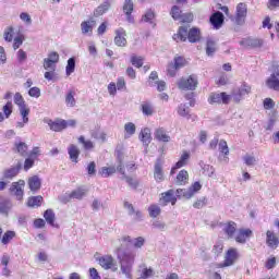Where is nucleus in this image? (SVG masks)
Returning <instances> with one entry per match:
<instances>
[{
  "instance_id": "54",
  "label": "nucleus",
  "mask_w": 279,
  "mask_h": 279,
  "mask_svg": "<svg viewBox=\"0 0 279 279\" xmlns=\"http://www.w3.org/2000/svg\"><path fill=\"white\" fill-rule=\"evenodd\" d=\"M13 108H14V105H12V101H8L5 106H3L2 111L4 113L5 119H10Z\"/></svg>"
},
{
  "instance_id": "24",
  "label": "nucleus",
  "mask_w": 279,
  "mask_h": 279,
  "mask_svg": "<svg viewBox=\"0 0 279 279\" xmlns=\"http://www.w3.org/2000/svg\"><path fill=\"white\" fill-rule=\"evenodd\" d=\"M155 138H156V141H159L160 143H169V141H171V136H169L167 131L162 128H158L155 131Z\"/></svg>"
},
{
  "instance_id": "46",
  "label": "nucleus",
  "mask_w": 279,
  "mask_h": 279,
  "mask_svg": "<svg viewBox=\"0 0 279 279\" xmlns=\"http://www.w3.org/2000/svg\"><path fill=\"white\" fill-rule=\"evenodd\" d=\"M65 73L66 75H72V73H75V58H70L68 60V64L65 66Z\"/></svg>"
},
{
  "instance_id": "8",
  "label": "nucleus",
  "mask_w": 279,
  "mask_h": 279,
  "mask_svg": "<svg viewBox=\"0 0 279 279\" xmlns=\"http://www.w3.org/2000/svg\"><path fill=\"white\" fill-rule=\"evenodd\" d=\"M252 93V86H250L247 83H243L238 89L233 90L231 94V99L239 104L245 95H250Z\"/></svg>"
},
{
  "instance_id": "16",
  "label": "nucleus",
  "mask_w": 279,
  "mask_h": 279,
  "mask_svg": "<svg viewBox=\"0 0 279 279\" xmlns=\"http://www.w3.org/2000/svg\"><path fill=\"white\" fill-rule=\"evenodd\" d=\"M97 25L95 20H88L81 23V32L84 36H93V28Z\"/></svg>"
},
{
  "instance_id": "61",
  "label": "nucleus",
  "mask_w": 279,
  "mask_h": 279,
  "mask_svg": "<svg viewBox=\"0 0 279 279\" xmlns=\"http://www.w3.org/2000/svg\"><path fill=\"white\" fill-rule=\"evenodd\" d=\"M207 202L208 201L206 199V197H201L196 202H194L193 207L197 208V209L204 208V206H206Z\"/></svg>"
},
{
  "instance_id": "62",
  "label": "nucleus",
  "mask_w": 279,
  "mask_h": 279,
  "mask_svg": "<svg viewBox=\"0 0 279 279\" xmlns=\"http://www.w3.org/2000/svg\"><path fill=\"white\" fill-rule=\"evenodd\" d=\"M14 34V28L9 27L4 31V40H7V43H12V38Z\"/></svg>"
},
{
  "instance_id": "47",
  "label": "nucleus",
  "mask_w": 279,
  "mask_h": 279,
  "mask_svg": "<svg viewBox=\"0 0 279 279\" xmlns=\"http://www.w3.org/2000/svg\"><path fill=\"white\" fill-rule=\"evenodd\" d=\"M225 232L228 234L229 238L234 236V233L236 232V223L235 222H229L225 227Z\"/></svg>"
},
{
  "instance_id": "57",
  "label": "nucleus",
  "mask_w": 279,
  "mask_h": 279,
  "mask_svg": "<svg viewBox=\"0 0 279 279\" xmlns=\"http://www.w3.org/2000/svg\"><path fill=\"white\" fill-rule=\"evenodd\" d=\"M156 17V14L154 13V11L148 10L146 11V13L143 15L142 21L144 23H151V21H154V19Z\"/></svg>"
},
{
  "instance_id": "20",
  "label": "nucleus",
  "mask_w": 279,
  "mask_h": 279,
  "mask_svg": "<svg viewBox=\"0 0 279 279\" xmlns=\"http://www.w3.org/2000/svg\"><path fill=\"white\" fill-rule=\"evenodd\" d=\"M124 208L135 221H141V219H143V213H141L140 210H135L134 206L131 203L124 202Z\"/></svg>"
},
{
  "instance_id": "30",
  "label": "nucleus",
  "mask_w": 279,
  "mask_h": 279,
  "mask_svg": "<svg viewBox=\"0 0 279 279\" xmlns=\"http://www.w3.org/2000/svg\"><path fill=\"white\" fill-rule=\"evenodd\" d=\"M141 108L144 117H151L156 112V109L154 108V104L151 102H147V101L143 102L141 105Z\"/></svg>"
},
{
  "instance_id": "33",
  "label": "nucleus",
  "mask_w": 279,
  "mask_h": 279,
  "mask_svg": "<svg viewBox=\"0 0 279 279\" xmlns=\"http://www.w3.org/2000/svg\"><path fill=\"white\" fill-rule=\"evenodd\" d=\"M191 158V154H189V151H184L179 161L175 163V168L177 169H182V167H186V165H189V160Z\"/></svg>"
},
{
  "instance_id": "17",
  "label": "nucleus",
  "mask_w": 279,
  "mask_h": 279,
  "mask_svg": "<svg viewBox=\"0 0 279 279\" xmlns=\"http://www.w3.org/2000/svg\"><path fill=\"white\" fill-rule=\"evenodd\" d=\"M118 171L122 175V180H125V182L131 186V189H137L138 186V181L136 179L130 178L125 175V167H123V163H120L118 166Z\"/></svg>"
},
{
  "instance_id": "60",
  "label": "nucleus",
  "mask_w": 279,
  "mask_h": 279,
  "mask_svg": "<svg viewBox=\"0 0 279 279\" xmlns=\"http://www.w3.org/2000/svg\"><path fill=\"white\" fill-rule=\"evenodd\" d=\"M156 82H158V72L153 71L148 77V85L156 86Z\"/></svg>"
},
{
  "instance_id": "49",
  "label": "nucleus",
  "mask_w": 279,
  "mask_h": 279,
  "mask_svg": "<svg viewBox=\"0 0 279 279\" xmlns=\"http://www.w3.org/2000/svg\"><path fill=\"white\" fill-rule=\"evenodd\" d=\"M93 138H96V141H102V143H106V133L104 131H100L99 129L92 131Z\"/></svg>"
},
{
  "instance_id": "39",
  "label": "nucleus",
  "mask_w": 279,
  "mask_h": 279,
  "mask_svg": "<svg viewBox=\"0 0 279 279\" xmlns=\"http://www.w3.org/2000/svg\"><path fill=\"white\" fill-rule=\"evenodd\" d=\"M71 194H72V199H82V198L86 197V189L78 187V189L72 191Z\"/></svg>"
},
{
  "instance_id": "2",
  "label": "nucleus",
  "mask_w": 279,
  "mask_h": 279,
  "mask_svg": "<svg viewBox=\"0 0 279 279\" xmlns=\"http://www.w3.org/2000/svg\"><path fill=\"white\" fill-rule=\"evenodd\" d=\"M175 43H198L201 38L199 28L193 27L189 31V26H181L177 34L173 35Z\"/></svg>"
},
{
  "instance_id": "56",
  "label": "nucleus",
  "mask_w": 279,
  "mask_h": 279,
  "mask_svg": "<svg viewBox=\"0 0 279 279\" xmlns=\"http://www.w3.org/2000/svg\"><path fill=\"white\" fill-rule=\"evenodd\" d=\"M173 64L174 66H177V69H183V66H186V59H184V57H177L173 60Z\"/></svg>"
},
{
  "instance_id": "55",
  "label": "nucleus",
  "mask_w": 279,
  "mask_h": 279,
  "mask_svg": "<svg viewBox=\"0 0 279 279\" xmlns=\"http://www.w3.org/2000/svg\"><path fill=\"white\" fill-rule=\"evenodd\" d=\"M263 106L265 110H274V108H276V101H274L271 98H265Z\"/></svg>"
},
{
  "instance_id": "29",
  "label": "nucleus",
  "mask_w": 279,
  "mask_h": 279,
  "mask_svg": "<svg viewBox=\"0 0 279 279\" xmlns=\"http://www.w3.org/2000/svg\"><path fill=\"white\" fill-rule=\"evenodd\" d=\"M117 171H119V169L116 168L114 166L102 167L99 169L98 175H100L101 178H110V175H114V173H117Z\"/></svg>"
},
{
  "instance_id": "45",
  "label": "nucleus",
  "mask_w": 279,
  "mask_h": 279,
  "mask_svg": "<svg viewBox=\"0 0 279 279\" xmlns=\"http://www.w3.org/2000/svg\"><path fill=\"white\" fill-rule=\"evenodd\" d=\"M243 161H244V165H246V167H256V162H258V160L256 159V157H254V155H245L243 157Z\"/></svg>"
},
{
  "instance_id": "52",
  "label": "nucleus",
  "mask_w": 279,
  "mask_h": 279,
  "mask_svg": "<svg viewBox=\"0 0 279 279\" xmlns=\"http://www.w3.org/2000/svg\"><path fill=\"white\" fill-rule=\"evenodd\" d=\"M178 71H180L178 69V66L173 63L170 62L167 66V75H169L170 77H175V75L178 74Z\"/></svg>"
},
{
  "instance_id": "13",
  "label": "nucleus",
  "mask_w": 279,
  "mask_h": 279,
  "mask_svg": "<svg viewBox=\"0 0 279 279\" xmlns=\"http://www.w3.org/2000/svg\"><path fill=\"white\" fill-rule=\"evenodd\" d=\"M266 86L279 93V68H276L274 73L266 80Z\"/></svg>"
},
{
  "instance_id": "19",
  "label": "nucleus",
  "mask_w": 279,
  "mask_h": 279,
  "mask_svg": "<svg viewBox=\"0 0 279 279\" xmlns=\"http://www.w3.org/2000/svg\"><path fill=\"white\" fill-rule=\"evenodd\" d=\"M125 29L123 28H118L116 31V37H114V43L117 47H125L128 45V39H125Z\"/></svg>"
},
{
  "instance_id": "50",
  "label": "nucleus",
  "mask_w": 279,
  "mask_h": 279,
  "mask_svg": "<svg viewBox=\"0 0 279 279\" xmlns=\"http://www.w3.org/2000/svg\"><path fill=\"white\" fill-rule=\"evenodd\" d=\"M218 149L220 154H225V156H228L230 154V148L228 147V142L226 140H221L218 144Z\"/></svg>"
},
{
  "instance_id": "26",
  "label": "nucleus",
  "mask_w": 279,
  "mask_h": 279,
  "mask_svg": "<svg viewBox=\"0 0 279 279\" xmlns=\"http://www.w3.org/2000/svg\"><path fill=\"white\" fill-rule=\"evenodd\" d=\"M161 195V202H163L165 204H172V206H175L178 198H175V192L173 190H169L168 192L162 193Z\"/></svg>"
},
{
  "instance_id": "44",
  "label": "nucleus",
  "mask_w": 279,
  "mask_h": 279,
  "mask_svg": "<svg viewBox=\"0 0 279 279\" xmlns=\"http://www.w3.org/2000/svg\"><path fill=\"white\" fill-rule=\"evenodd\" d=\"M40 204H43V196H33L31 198H28V202H27V206H29L31 208H34V207H38L40 206Z\"/></svg>"
},
{
  "instance_id": "6",
  "label": "nucleus",
  "mask_w": 279,
  "mask_h": 279,
  "mask_svg": "<svg viewBox=\"0 0 279 279\" xmlns=\"http://www.w3.org/2000/svg\"><path fill=\"white\" fill-rule=\"evenodd\" d=\"M98 265L102 267V269H111V271H117V262L114 260V257L112 255H102L100 257L96 258Z\"/></svg>"
},
{
  "instance_id": "41",
  "label": "nucleus",
  "mask_w": 279,
  "mask_h": 279,
  "mask_svg": "<svg viewBox=\"0 0 279 279\" xmlns=\"http://www.w3.org/2000/svg\"><path fill=\"white\" fill-rule=\"evenodd\" d=\"M161 213L160 206L153 204L148 207V215L149 217H151L153 219H156V217H158Z\"/></svg>"
},
{
  "instance_id": "4",
  "label": "nucleus",
  "mask_w": 279,
  "mask_h": 279,
  "mask_svg": "<svg viewBox=\"0 0 279 279\" xmlns=\"http://www.w3.org/2000/svg\"><path fill=\"white\" fill-rule=\"evenodd\" d=\"M239 250L235 247L229 248L225 254L223 263L219 264L218 267L221 269L223 267H232L236 260L240 258Z\"/></svg>"
},
{
  "instance_id": "31",
  "label": "nucleus",
  "mask_w": 279,
  "mask_h": 279,
  "mask_svg": "<svg viewBox=\"0 0 279 279\" xmlns=\"http://www.w3.org/2000/svg\"><path fill=\"white\" fill-rule=\"evenodd\" d=\"M77 100H75V92L69 90L65 95V106L68 108H75Z\"/></svg>"
},
{
  "instance_id": "25",
  "label": "nucleus",
  "mask_w": 279,
  "mask_h": 279,
  "mask_svg": "<svg viewBox=\"0 0 279 279\" xmlns=\"http://www.w3.org/2000/svg\"><path fill=\"white\" fill-rule=\"evenodd\" d=\"M211 25H214L215 29H219L223 25V13L216 12L209 19Z\"/></svg>"
},
{
  "instance_id": "40",
  "label": "nucleus",
  "mask_w": 279,
  "mask_h": 279,
  "mask_svg": "<svg viewBox=\"0 0 279 279\" xmlns=\"http://www.w3.org/2000/svg\"><path fill=\"white\" fill-rule=\"evenodd\" d=\"M13 101L19 108H25V106H27V104H25V98H23V95H21V93H15V95L13 96Z\"/></svg>"
},
{
  "instance_id": "64",
  "label": "nucleus",
  "mask_w": 279,
  "mask_h": 279,
  "mask_svg": "<svg viewBox=\"0 0 279 279\" xmlns=\"http://www.w3.org/2000/svg\"><path fill=\"white\" fill-rule=\"evenodd\" d=\"M28 95L29 97H34L35 99H38V97H40V88L38 87H32L28 90Z\"/></svg>"
},
{
  "instance_id": "37",
  "label": "nucleus",
  "mask_w": 279,
  "mask_h": 279,
  "mask_svg": "<svg viewBox=\"0 0 279 279\" xmlns=\"http://www.w3.org/2000/svg\"><path fill=\"white\" fill-rule=\"evenodd\" d=\"M124 138H130V136H134L136 134V125L132 122L124 124Z\"/></svg>"
},
{
  "instance_id": "58",
  "label": "nucleus",
  "mask_w": 279,
  "mask_h": 279,
  "mask_svg": "<svg viewBox=\"0 0 279 279\" xmlns=\"http://www.w3.org/2000/svg\"><path fill=\"white\" fill-rule=\"evenodd\" d=\"M143 57H137V56H132L131 57V63L133 64V66H136L137 69H141V66H143Z\"/></svg>"
},
{
  "instance_id": "23",
  "label": "nucleus",
  "mask_w": 279,
  "mask_h": 279,
  "mask_svg": "<svg viewBox=\"0 0 279 279\" xmlns=\"http://www.w3.org/2000/svg\"><path fill=\"white\" fill-rule=\"evenodd\" d=\"M250 236H252V230L240 229L235 235V241L236 243H245Z\"/></svg>"
},
{
  "instance_id": "28",
  "label": "nucleus",
  "mask_w": 279,
  "mask_h": 279,
  "mask_svg": "<svg viewBox=\"0 0 279 279\" xmlns=\"http://www.w3.org/2000/svg\"><path fill=\"white\" fill-rule=\"evenodd\" d=\"M43 182L40 181V178L38 175L31 177L28 179V187L33 193H36V191H40Z\"/></svg>"
},
{
  "instance_id": "3",
  "label": "nucleus",
  "mask_w": 279,
  "mask_h": 279,
  "mask_svg": "<svg viewBox=\"0 0 279 279\" xmlns=\"http://www.w3.org/2000/svg\"><path fill=\"white\" fill-rule=\"evenodd\" d=\"M177 84L180 90H195L199 82L197 81V75L191 74L190 76L181 77Z\"/></svg>"
},
{
  "instance_id": "22",
  "label": "nucleus",
  "mask_w": 279,
  "mask_h": 279,
  "mask_svg": "<svg viewBox=\"0 0 279 279\" xmlns=\"http://www.w3.org/2000/svg\"><path fill=\"white\" fill-rule=\"evenodd\" d=\"M48 125L52 132H62V130H66V120H57V121H49Z\"/></svg>"
},
{
  "instance_id": "7",
  "label": "nucleus",
  "mask_w": 279,
  "mask_h": 279,
  "mask_svg": "<svg viewBox=\"0 0 279 279\" xmlns=\"http://www.w3.org/2000/svg\"><path fill=\"white\" fill-rule=\"evenodd\" d=\"M197 191H202V184L199 182H195L189 189L177 190V197H185V199H191V197H193Z\"/></svg>"
},
{
  "instance_id": "1",
  "label": "nucleus",
  "mask_w": 279,
  "mask_h": 279,
  "mask_svg": "<svg viewBox=\"0 0 279 279\" xmlns=\"http://www.w3.org/2000/svg\"><path fill=\"white\" fill-rule=\"evenodd\" d=\"M112 246L114 247V254L120 265V271L125 278H132V269H134V263L136 260V250H141L145 245V238L138 236L132 240L130 235H122L116 240H112ZM132 243L135 250H125L124 245Z\"/></svg>"
},
{
  "instance_id": "18",
  "label": "nucleus",
  "mask_w": 279,
  "mask_h": 279,
  "mask_svg": "<svg viewBox=\"0 0 279 279\" xmlns=\"http://www.w3.org/2000/svg\"><path fill=\"white\" fill-rule=\"evenodd\" d=\"M177 114L182 119H186L187 121L193 118V114H191V108H189L186 104H180L177 107Z\"/></svg>"
},
{
  "instance_id": "48",
  "label": "nucleus",
  "mask_w": 279,
  "mask_h": 279,
  "mask_svg": "<svg viewBox=\"0 0 279 279\" xmlns=\"http://www.w3.org/2000/svg\"><path fill=\"white\" fill-rule=\"evenodd\" d=\"M44 218L46 219L47 223L53 226V221H56V214L51 209H47L44 214Z\"/></svg>"
},
{
  "instance_id": "32",
  "label": "nucleus",
  "mask_w": 279,
  "mask_h": 279,
  "mask_svg": "<svg viewBox=\"0 0 279 279\" xmlns=\"http://www.w3.org/2000/svg\"><path fill=\"white\" fill-rule=\"evenodd\" d=\"M108 10H110V1L107 0L94 11V16H102Z\"/></svg>"
},
{
  "instance_id": "11",
  "label": "nucleus",
  "mask_w": 279,
  "mask_h": 279,
  "mask_svg": "<svg viewBox=\"0 0 279 279\" xmlns=\"http://www.w3.org/2000/svg\"><path fill=\"white\" fill-rule=\"evenodd\" d=\"M246 16H247V4L240 2L235 9V23L238 25H243V23H245Z\"/></svg>"
},
{
  "instance_id": "10",
  "label": "nucleus",
  "mask_w": 279,
  "mask_h": 279,
  "mask_svg": "<svg viewBox=\"0 0 279 279\" xmlns=\"http://www.w3.org/2000/svg\"><path fill=\"white\" fill-rule=\"evenodd\" d=\"M10 191L16 197V199H23V195H25V181L20 180L17 182H13L10 187Z\"/></svg>"
},
{
  "instance_id": "9",
  "label": "nucleus",
  "mask_w": 279,
  "mask_h": 279,
  "mask_svg": "<svg viewBox=\"0 0 279 279\" xmlns=\"http://www.w3.org/2000/svg\"><path fill=\"white\" fill-rule=\"evenodd\" d=\"M58 62H60V54L58 52H50L48 58L44 59V69L46 71H56Z\"/></svg>"
},
{
  "instance_id": "36",
  "label": "nucleus",
  "mask_w": 279,
  "mask_h": 279,
  "mask_svg": "<svg viewBox=\"0 0 279 279\" xmlns=\"http://www.w3.org/2000/svg\"><path fill=\"white\" fill-rule=\"evenodd\" d=\"M186 182H189V172L186 170H181L177 175L175 183L183 186Z\"/></svg>"
},
{
  "instance_id": "21",
  "label": "nucleus",
  "mask_w": 279,
  "mask_h": 279,
  "mask_svg": "<svg viewBox=\"0 0 279 279\" xmlns=\"http://www.w3.org/2000/svg\"><path fill=\"white\" fill-rule=\"evenodd\" d=\"M140 141L146 147L149 146V143H151V130L149 128H144L141 130Z\"/></svg>"
},
{
  "instance_id": "53",
  "label": "nucleus",
  "mask_w": 279,
  "mask_h": 279,
  "mask_svg": "<svg viewBox=\"0 0 279 279\" xmlns=\"http://www.w3.org/2000/svg\"><path fill=\"white\" fill-rule=\"evenodd\" d=\"M17 154H21V156H27V144L25 142H20L15 144Z\"/></svg>"
},
{
  "instance_id": "34",
  "label": "nucleus",
  "mask_w": 279,
  "mask_h": 279,
  "mask_svg": "<svg viewBox=\"0 0 279 279\" xmlns=\"http://www.w3.org/2000/svg\"><path fill=\"white\" fill-rule=\"evenodd\" d=\"M68 154L72 162H77V158H80V148L75 145H70L68 148Z\"/></svg>"
},
{
  "instance_id": "42",
  "label": "nucleus",
  "mask_w": 279,
  "mask_h": 279,
  "mask_svg": "<svg viewBox=\"0 0 279 279\" xmlns=\"http://www.w3.org/2000/svg\"><path fill=\"white\" fill-rule=\"evenodd\" d=\"M16 236V233L14 231H7L0 243H2V245H8V243H10L12 241V239H14Z\"/></svg>"
},
{
  "instance_id": "38",
  "label": "nucleus",
  "mask_w": 279,
  "mask_h": 279,
  "mask_svg": "<svg viewBox=\"0 0 279 279\" xmlns=\"http://www.w3.org/2000/svg\"><path fill=\"white\" fill-rule=\"evenodd\" d=\"M215 51H217V43H215L213 39H208L206 44L207 56H214Z\"/></svg>"
},
{
  "instance_id": "35",
  "label": "nucleus",
  "mask_w": 279,
  "mask_h": 279,
  "mask_svg": "<svg viewBox=\"0 0 279 279\" xmlns=\"http://www.w3.org/2000/svg\"><path fill=\"white\" fill-rule=\"evenodd\" d=\"M19 171H21V166L7 169L3 175L7 180H12V178H16L19 175Z\"/></svg>"
},
{
  "instance_id": "14",
  "label": "nucleus",
  "mask_w": 279,
  "mask_h": 279,
  "mask_svg": "<svg viewBox=\"0 0 279 279\" xmlns=\"http://www.w3.org/2000/svg\"><path fill=\"white\" fill-rule=\"evenodd\" d=\"M122 10H123V13L126 16L128 23H134V16L132 15V12H134V1L124 0Z\"/></svg>"
},
{
  "instance_id": "15",
  "label": "nucleus",
  "mask_w": 279,
  "mask_h": 279,
  "mask_svg": "<svg viewBox=\"0 0 279 279\" xmlns=\"http://www.w3.org/2000/svg\"><path fill=\"white\" fill-rule=\"evenodd\" d=\"M154 180L158 183L165 182V170H162V161L158 159L154 167Z\"/></svg>"
},
{
  "instance_id": "5",
  "label": "nucleus",
  "mask_w": 279,
  "mask_h": 279,
  "mask_svg": "<svg viewBox=\"0 0 279 279\" xmlns=\"http://www.w3.org/2000/svg\"><path fill=\"white\" fill-rule=\"evenodd\" d=\"M170 15L173 21H180L181 23H192L193 13H182V9L178 5H173L170 11Z\"/></svg>"
},
{
  "instance_id": "27",
  "label": "nucleus",
  "mask_w": 279,
  "mask_h": 279,
  "mask_svg": "<svg viewBox=\"0 0 279 279\" xmlns=\"http://www.w3.org/2000/svg\"><path fill=\"white\" fill-rule=\"evenodd\" d=\"M241 47H263V39L245 38L240 41Z\"/></svg>"
},
{
  "instance_id": "51",
  "label": "nucleus",
  "mask_w": 279,
  "mask_h": 279,
  "mask_svg": "<svg viewBox=\"0 0 279 279\" xmlns=\"http://www.w3.org/2000/svg\"><path fill=\"white\" fill-rule=\"evenodd\" d=\"M11 207H12V204H10L9 201L0 198V213L2 215L8 214Z\"/></svg>"
},
{
  "instance_id": "12",
  "label": "nucleus",
  "mask_w": 279,
  "mask_h": 279,
  "mask_svg": "<svg viewBox=\"0 0 279 279\" xmlns=\"http://www.w3.org/2000/svg\"><path fill=\"white\" fill-rule=\"evenodd\" d=\"M231 96L226 93L210 94L208 98L209 104H230Z\"/></svg>"
},
{
  "instance_id": "63",
  "label": "nucleus",
  "mask_w": 279,
  "mask_h": 279,
  "mask_svg": "<svg viewBox=\"0 0 279 279\" xmlns=\"http://www.w3.org/2000/svg\"><path fill=\"white\" fill-rule=\"evenodd\" d=\"M151 276H154V270L151 268L145 267L142 270V278L141 279L151 278Z\"/></svg>"
},
{
  "instance_id": "43",
  "label": "nucleus",
  "mask_w": 279,
  "mask_h": 279,
  "mask_svg": "<svg viewBox=\"0 0 279 279\" xmlns=\"http://www.w3.org/2000/svg\"><path fill=\"white\" fill-rule=\"evenodd\" d=\"M19 111L22 117V121H24V123H29V107H27V105L25 107H20Z\"/></svg>"
},
{
  "instance_id": "59",
  "label": "nucleus",
  "mask_w": 279,
  "mask_h": 279,
  "mask_svg": "<svg viewBox=\"0 0 279 279\" xmlns=\"http://www.w3.org/2000/svg\"><path fill=\"white\" fill-rule=\"evenodd\" d=\"M20 19L23 21V23H25V25H32V15H29V13L22 12L20 14Z\"/></svg>"
}]
</instances>
